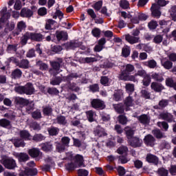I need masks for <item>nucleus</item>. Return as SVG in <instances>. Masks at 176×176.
Here are the masks:
<instances>
[{"label":"nucleus","mask_w":176,"mask_h":176,"mask_svg":"<svg viewBox=\"0 0 176 176\" xmlns=\"http://www.w3.org/2000/svg\"><path fill=\"white\" fill-rule=\"evenodd\" d=\"M151 89L153 90V91H155V93H161L162 90H164V87L162 83L153 82L151 85Z\"/></svg>","instance_id":"nucleus-12"},{"label":"nucleus","mask_w":176,"mask_h":176,"mask_svg":"<svg viewBox=\"0 0 176 176\" xmlns=\"http://www.w3.org/2000/svg\"><path fill=\"white\" fill-rule=\"evenodd\" d=\"M146 162L157 166V164H159V157L153 154L148 153L146 156Z\"/></svg>","instance_id":"nucleus-8"},{"label":"nucleus","mask_w":176,"mask_h":176,"mask_svg":"<svg viewBox=\"0 0 176 176\" xmlns=\"http://www.w3.org/2000/svg\"><path fill=\"white\" fill-rule=\"evenodd\" d=\"M13 142L16 148H20V146L24 148V146H25V143L21 139H15L13 140Z\"/></svg>","instance_id":"nucleus-29"},{"label":"nucleus","mask_w":176,"mask_h":176,"mask_svg":"<svg viewBox=\"0 0 176 176\" xmlns=\"http://www.w3.org/2000/svg\"><path fill=\"white\" fill-rule=\"evenodd\" d=\"M122 96H123V90L120 89L115 91L113 98L115 101H120V98H122Z\"/></svg>","instance_id":"nucleus-34"},{"label":"nucleus","mask_w":176,"mask_h":176,"mask_svg":"<svg viewBox=\"0 0 176 176\" xmlns=\"http://www.w3.org/2000/svg\"><path fill=\"white\" fill-rule=\"evenodd\" d=\"M152 133L157 139L165 138H166V136L164 135V133H163L162 131H160V129L153 130L152 131Z\"/></svg>","instance_id":"nucleus-28"},{"label":"nucleus","mask_w":176,"mask_h":176,"mask_svg":"<svg viewBox=\"0 0 176 176\" xmlns=\"http://www.w3.org/2000/svg\"><path fill=\"white\" fill-rule=\"evenodd\" d=\"M157 25V22L156 21H151L148 23L149 30H156Z\"/></svg>","instance_id":"nucleus-55"},{"label":"nucleus","mask_w":176,"mask_h":176,"mask_svg":"<svg viewBox=\"0 0 176 176\" xmlns=\"http://www.w3.org/2000/svg\"><path fill=\"white\" fill-rule=\"evenodd\" d=\"M133 102L134 100L131 96H129L125 99L124 105H126V107H133Z\"/></svg>","instance_id":"nucleus-43"},{"label":"nucleus","mask_w":176,"mask_h":176,"mask_svg":"<svg viewBox=\"0 0 176 176\" xmlns=\"http://www.w3.org/2000/svg\"><path fill=\"white\" fill-rule=\"evenodd\" d=\"M19 137L22 138V140H32V136H31V134L28 131L26 130H22L19 131Z\"/></svg>","instance_id":"nucleus-18"},{"label":"nucleus","mask_w":176,"mask_h":176,"mask_svg":"<svg viewBox=\"0 0 176 176\" xmlns=\"http://www.w3.org/2000/svg\"><path fill=\"white\" fill-rule=\"evenodd\" d=\"M125 40L128 43H130V45H134L140 42V37H135L128 34L125 35Z\"/></svg>","instance_id":"nucleus-16"},{"label":"nucleus","mask_w":176,"mask_h":176,"mask_svg":"<svg viewBox=\"0 0 176 176\" xmlns=\"http://www.w3.org/2000/svg\"><path fill=\"white\" fill-rule=\"evenodd\" d=\"M157 126H158V127H160L161 129H164V131H167V130H168V124L164 121L158 122L157 123Z\"/></svg>","instance_id":"nucleus-46"},{"label":"nucleus","mask_w":176,"mask_h":176,"mask_svg":"<svg viewBox=\"0 0 176 176\" xmlns=\"http://www.w3.org/2000/svg\"><path fill=\"white\" fill-rule=\"evenodd\" d=\"M28 39L36 42H41V41L43 39V35L40 33L27 32L21 38V44L23 45V46L27 45Z\"/></svg>","instance_id":"nucleus-3"},{"label":"nucleus","mask_w":176,"mask_h":176,"mask_svg":"<svg viewBox=\"0 0 176 176\" xmlns=\"http://www.w3.org/2000/svg\"><path fill=\"white\" fill-rule=\"evenodd\" d=\"M56 121L58 124H62L63 126H65V124H67V120L64 116H58L56 118Z\"/></svg>","instance_id":"nucleus-37"},{"label":"nucleus","mask_w":176,"mask_h":176,"mask_svg":"<svg viewBox=\"0 0 176 176\" xmlns=\"http://www.w3.org/2000/svg\"><path fill=\"white\" fill-rule=\"evenodd\" d=\"M56 38L58 41H67L68 39V34L64 31L57 32Z\"/></svg>","instance_id":"nucleus-23"},{"label":"nucleus","mask_w":176,"mask_h":176,"mask_svg":"<svg viewBox=\"0 0 176 176\" xmlns=\"http://www.w3.org/2000/svg\"><path fill=\"white\" fill-rule=\"evenodd\" d=\"M161 65L165 69H171L173 68V62L167 58H161Z\"/></svg>","instance_id":"nucleus-15"},{"label":"nucleus","mask_w":176,"mask_h":176,"mask_svg":"<svg viewBox=\"0 0 176 176\" xmlns=\"http://www.w3.org/2000/svg\"><path fill=\"white\" fill-rule=\"evenodd\" d=\"M144 65H146V67H148V68L154 69L157 67V63L156 62V60L152 59L144 62Z\"/></svg>","instance_id":"nucleus-26"},{"label":"nucleus","mask_w":176,"mask_h":176,"mask_svg":"<svg viewBox=\"0 0 176 176\" xmlns=\"http://www.w3.org/2000/svg\"><path fill=\"white\" fill-rule=\"evenodd\" d=\"M144 142L146 144V145H147V146H155L156 139H155L152 135L148 134L144 137Z\"/></svg>","instance_id":"nucleus-10"},{"label":"nucleus","mask_w":176,"mask_h":176,"mask_svg":"<svg viewBox=\"0 0 176 176\" xmlns=\"http://www.w3.org/2000/svg\"><path fill=\"white\" fill-rule=\"evenodd\" d=\"M32 14H34V12H32V11L28 8H23L21 11V17L30 18L32 16Z\"/></svg>","instance_id":"nucleus-21"},{"label":"nucleus","mask_w":176,"mask_h":176,"mask_svg":"<svg viewBox=\"0 0 176 176\" xmlns=\"http://www.w3.org/2000/svg\"><path fill=\"white\" fill-rule=\"evenodd\" d=\"M52 17L55 19L58 17L59 20H63L64 17V13H63V12H61V10H56Z\"/></svg>","instance_id":"nucleus-40"},{"label":"nucleus","mask_w":176,"mask_h":176,"mask_svg":"<svg viewBox=\"0 0 176 176\" xmlns=\"http://www.w3.org/2000/svg\"><path fill=\"white\" fill-rule=\"evenodd\" d=\"M1 18L0 19V30L5 25H8L9 23L8 22V19L10 17V14L8 12V8L3 7V9L1 10Z\"/></svg>","instance_id":"nucleus-5"},{"label":"nucleus","mask_w":176,"mask_h":176,"mask_svg":"<svg viewBox=\"0 0 176 176\" xmlns=\"http://www.w3.org/2000/svg\"><path fill=\"white\" fill-rule=\"evenodd\" d=\"M175 82H174V80L171 78H168L166 79V86H168L169 87H173Z\"/></svg>","instance_id":"nucleus-62"},{"label":"nucleus","mask_w":176,"mask_h":176,"mask_svg":"<svg viewBox=\"0 0 176 176\" xmlns=\"http://www.w3.org/2000/svg\"><path fill=\"white\" fill-rule=\"evenodd\" d=\"M1 163L6 168L13 170L16 167V161L12 158H5L1 160Z\"/></svg>","instance_id":"nucleus-6"},{"label":"nucleus","mask_w":176,"mask_h":176,"mask_svg":"<svg viewBox=\"0 0 176 176\" xmlns=\"http://www.w3.org/2000/svg\"><path fill=\"white\" fill-rule=\"evenodd\" d=\"M36 174H38V170H36V168H26L25 171L21 172L19 174V176H34L36 175Z\"/></svg>","instance_id":"nucleus-14"},{"label":"nucleus","mask_w":176,"mask_h":176,"mask_svg":"<svg viewBox=\"0 0 176 176\" xmlns=\"http://www.w3.org/2000/svg\"><path fill=\"white\" fill-rule=\"evenodd\" d=\"M122 54L124 57H129L130 56V48L124 47L122 50Z\"/></svg>","instance_id":"nucleus-57"},{"label":"nucleus","mask_w":176,"mask_h":176,"mask_svg":"<svg viewBox=\"0 0 176 176\" xmlns=\"http://www.w3.org/2000/svg\"><path fill=\"white\" fill-rule=\"evenodd\" d=\"M160 118L161 119H163V120H166V122H168L169 123H171V122L174 121V117L171 113L168 112H162L160 114Z\"/></svg>","instance_id":"nucleus-13"},{"label":"nucleus","mask_w":176,"mask_h":176,"mask_svg":"<svg viewBox=\"0 0 176 176\" xmlns=\"http://www.w3.org/2000/svg\"><path fill=\"white\" fill-rule=\"evenodd\" d=\"M54 24H56V21L53 19H48L45 24V30H52Z\"/></svg>","instance_id":"nucleus-38"},{"label":"nucleus","mask_w":176,"mask_h":176,"mask_svg":"<svg viewBox=\"0 0 176 176\" xmlns=\"http://www.w3.org/2000/svg\"><path fill=\"white\" fill-rule=\"evenodd\" d=\"M36 65L37 67H39V69H41V71H46L48 68L46 63H42V61L37 62Z\"/></svg>","instance_id":"nucleus-50"},{"label":"nucleus","mask_w":176,"mask_h":176,"mask_svg":"<svg viewBox=\"0 0 176 176\" xmlns=\"http://www.w3.org/2000/svg\"><path fill=\"white\" fill-rule=\"evenodd\" d=\"M17 67L23 69H28L30 68V61L27 59H23L20 62H18Z\"/></svg>","instance_id":"nucleus-19"},{"label":"nucleus","mask_w":176,"mask_h":176,"mask_svg":"<svg viewBox=\"0 0 176 176\" xmlns=\"http://www.w3.org/2000/svg\"><path fill=\"white\" fill-rule=\"evenodd\" d=\"M127 152H129V148L126 146H121L117 149L119 155H127Z\"/></svg>","instance_id":"nucleus-33"},{"label":"nucleus","mask_w":176,"mask_h":176,"mask_svg":"<svg viewBox=\"0 0 176 176\" xmlns=\"http://www.w3.org/2000/svg\"><path fill=\"white\" fill-rule=\"evenodd\" d=\"M68 87H69V90H72V91H76V93H78V91H79V90H80V88L79 87H78V85L75 82H72V83L69 84Z\"/></svg>","instance_id":"nucleus-47"},{"label":"nucleus","mask_w":176,"mask_h":176,"mask_svg":"<svg viewBox=\"0 0 176 176\" xmlns=\"http://www.w3.org/2000/svg\"><path fill=\"white\" fill-rule=\"evenodd\" d=\"M168 105V100L162 99L159 102L158 107L160 108H166Z\"/></svg>","instance_id":"nucleus-54"},{"label":"nucleus","mask_w":176,"mask_h":176,"mask_svg":"<svg viewBox=\"0 0 176 176\" xmlns=\"http://www.w3.org/2000/svg\"><path fill=\"white\" fill-rule=\"evenodd\" d=\"M126 91L129 94V96L131 93L134 91V84L126 83L125 85Z\"/></svg>","instance_id":"nucleus-41"},{"label":"nucleus","mask_w":176,"mask_h":176,"mask_svg":"<svg viewBox=\"0 0 176 176\" xmlns=\"http://www.w3.org/2000/svg\"><path fill=\"white\" fill-rule=\"evenodd\" d=\"M16 28L18 32L16 33V35H19L23 30H25V28H27V24L23 21H21L18 22Z\"/></svg>","instance_id":"nucleus-24"},{"label":"nucleus","mask_w":176,"mask_h":176,"mask_svg":"<svg viewBox=\"0 0 176 176\" xmlns=\"http://www.w3.org/2000/svg\"><path fill=\"white\" fill-rule=\"evenodd\" d=\"M138 120L142 124H149V123H151V117L146 114L138 116Z\"/></svg>","instance_id":"nucleus-17"},{"label":"nucleus","mask_w":176,"mask_h":176,"mask_svg":"<svg viewBox=\"0 0 176 176\" xmlns=\"http://www.w3.org/2000/svg\"><path fill=\"white\" fill-rule=\"evenodd\" d=\"M114 109L118 113H123V112H124V109L123 108V104H122L114 105Z\"/></svg>","instance_id":"nucleus-49"},{"label":"nucleus","mask_w":176,"mask_h":176,"mask_svg":"<svg viewBox=\"0 0 176 176\" xmlns=\"http://www.w3.org/2000/svg\"><path fill=\"white\" fill-rule=\"evenodd\" d=\"M0 126L1 127H8L10 126V121L6 119H1L0 120Z\"/></svg>","instance_id":"nucleus-56"},{"label":"nucleus","mask_w":176,"mask_h":176,"mask_svg":"<svg viewBox=\"0 0 176 176\" xmlns=\"http://www.w3.org/2000/svg\"><path fill=\"white\" fill-rule=\"evenodd\" d=\"M28 154L30 156H31V157H38L42 155V153H41V151H39L38 148H33L28 151Z\"/></svg>","instance_id":"nucleus-20"},{"label":"nucleus","mask_w":176,"mask_h":176,"mask_svg":"<svg viewBox=\"0 0 176 176\" xmlns=\"http://www.w3.org/2000/svg\"><path fill=\"white\" fill-rule=\"evenodd\" d=\"M94 134L96 137H105V135H107V132H105L104 129L98 128L94 131Z\"/></svg>","instance_id":"nucleus-25"},{"label":"nucleus","mask_w":176,"mask_h":176,"mask_svg":"<svg viewBox=\"0 0 176 176\" xmlns=\"http://www.w3.org/2000/svg\"><path fill=\"white\" fill-rule=\"evenodd\" d=\"M18 159L19 162H27L30 159V157L28 156V154L21 153L19 154H17Z\"/></svg>","instance_id":"nucleus-30"},{"label":"nucleus","mask_w":176,"mask_h":176,"mask_svg":"<svg viewBox=\"0 0 176 176\" xmlns=\"http://www.w3.org/2000/svg\"><path fill=\"white\" fill-rule=\"evenodd\" d=\"M41 149L44 151V152H50L52 149H53V144L50 142H45L40 144Z\"/></svg>","instance_id":"nucleus-22"},{"label":"nucleus","mask_w":176,"mask_h":176,"mask_svg":"<svg viewBox=\"0 0 176 176\" xmlns=\"http://www.w3.org/2000/svg\"><path fill=\"white\" fill-rule=\"evenodd\" d=\"M15 101L19 105H27L28 104V100L23 98H16Z\"/></svg>","instance_id":"nucleus-44"},{"label":"nucleus","mask_w":176,"mask_h":176,"mask_svg":"<svg viewBox=\"0 0 176 176\" xmlns=\"http://www.w3.org/2000/svg\"><path fill=\"white\" fill-rule=\"evenodd\" d=\"M91 105L92 108L94 109H105V103L104 101L100 99H94L91 102Z\"/></svg>","instance_id":"nucleus-7"},{"label":"nucleus","mask_w":176,"mask_h":176,"mask_svg":"<svg viewBox=\"0 0 176 176\" xmlns=\"http://www.w3.org/2000/svg\"><path fill=\"white\" fill-rule=\"evenodd\" d=\"M151 78L154 79V80H156L157 82H163L164 80V78L163 76H162L160 74L157 73H153L151 75Z\"/></svg>","instance_id":"nucleus-42"},{"label":"nucleus","mask_w":176,"mask_h":176,"mask_svg":"<svg viewBox=\"0 0 176 176\" xmlns=\"http://www.w3.org/2000/svg\"><path fill=\"white\" fill-rule=\"evenodd\" d=\"M23 75V72L20 69H16L12 72V76L14 79H20V77Z\"/></svg>","instance_id":"nucleus-27"},{"label":"nucleus","mask_w":176,"mask_h":176,"mask_svg":"<svg viewBox=\"0 0 176 176\" xmlns=\"http://www.w3.org/2000/svg\"><path fill=\"white\" fill-rule=\"evenodd\" d=\"M86 115L89 122H94V116H96V112L93 111L92 110H89L86 111Z\"/></svg>","instance_id":"nucleus-31"},{"label":"nucleus","mask_w":176,"mask_h":176,"mask_svg":"<svg viewBox=\"0 0 176 176\" xmlns=\"http://www.w3.org/2000/svg\"><path fill=\"white\" fill-rule=\"evenodd\" d=\"M63 63V59L58 58V62H52L51 63L52 67L55 69L56 71H58L60 69V65Z\"/></svg>","instance_id":"nucleus-35"},{"label":"nucleus","mask_w":176,"mask_h":176,"mask_svg":"<svg viewBox=\"0 0 176 176\" xmlns=\"http://www.w3.org/2000/svg\"><path fill=\"white\" fill-rule=\"evenodd\" d=\"M142 83L144 86L148 87L151 85V77L148 75L144 76Z\"/></svg>","instance_id":"nucleus-53"},{"label":"nucleus","mask_w":176,"mask_h":176,"mask_svg":"<svg viewBox=\"0 0 176 176\" xmlns=\"http://www.w3.org/2000/svg\"><path fill=\"white\" fill-rule=\"evenodd\" d=\"M78 176H87L89 175V172L85 169H79L78 170Z\"/></svg>","instance_id":"nucleus-64"},{"label":"nucleus","mask_w":176,"mask_h":176,"mask_svg":"<svg viewBox=\"0 0 176 176\" xmlns=\"http://www.w3.org/2000/svg\"><path fill=\"white\" fill-rule=\"evenodd\" d=\"M168 171L171 175H176V165H170Z\"/></svg>","instance_id":"nucleus-63"},{"label":"nucleus","mask_w":176,"mask_h":176,"mask_svg":"<svg viewBox=\"0 0 176 176\" xmlns=\"http://www.w3.org/2000/svg\"><path fill=\"white\" fill-rule=\"evenodd\" d=\"M32 117L33 119H41L42 118V113H41V110H36L33 113H32Z\"/></svg>","instance_id":"nucleus-51"},{"label":"nucleus","mask_w":176,"mask_h":176,"mask_svg":"<svg viewBox=\"0 0 176 176\" xmlns=\"http://www.w3.org/2000/svg\"><path fill=\"white\" fill-rule=\"evenodd\" d=\"M157 174L159 176H168V170L162 167L157 170Z\"/></svg>","instance_id":"nucleus-36"},{"label":"nucleus","mask_w":176,"mask_h":176,"mask_svg":"<svg viewBox=\"0 0 176 176\" xmlns=\"http://www.w3.org/2000/svg\"><path fill=\"white\" fill-rule=\"evenodd\" d=\"M151 9L152 15L154 17H157V19H159V17L162 16V12H160V7L157 4L153 3Z\"/></svg>","instance_id":"nucleus-11"},{"label":"nucleus","mask_w":176,"mask_h":176,"mask_svg":"<svg viewBox=\"0 0 176 176\" xmlns=\"http://www.w3.org/2000/svg\"><path fill=\"white\" fill-rule=\"evenodd\" d=\"M14 91L19 94H26L27 96H32L35 93V88H34V85L31 82H28L24 86H17L15 87Z\"/></svg>","instance_id":"nucleus-4"},{"label":"nucleus","mask_w":176,"mask_h":176,"mask_svg":"<svg viewBox=\"0 0 176 176\" xmlns=\"http://www.w3.org/2000/svg\"><path fill=\"white\" fill-rule=\"evenodd\" d=\"M58 131H59L58 129L54 128V127L50 128L48 130V133L50 135H57V134H58Z\"/></svg>","instance_id":"nucleus-60"},{"label":"nucleus","mask_w":176,"mask_h":176,"mask_svg":"<svg viewBox=\"0 0 176 176\" xmlns=\"http://www.w3.org/2000/svg\"><path fill=\"white\" fill-rule=\"evenodd\" d=\"M118 122L121 124H127L129 120H127V117H126L124 115H120L118 116Z\"/></svg>","instance_id":"nucleus-45"},{"label":"nucleus","mask_w":176,"mask_h":176,"mask_svg":"<svg viewBox=\"0 0 176 176\" xmlns=\"http://www.w3.org/2000/svg\"><path fill=\"white\" fill-rule=\"evenodd\" d=\"M128 142L131 146H133V148H138L142 144V140L137 137H132L128 139Z\"/></svg>","instance_id":"nucleus-9"},{"label":"nucleus","mask_w":176,"mask_h":176,"mask_svg":"<svg viewBox=\"0 0 176 176\" xmlns=\"http://www.w3.org/2000/svg\"><path fill=\"white\" fill-rule=\"evenodd\" d=\"M79 46H80V43L78 41L70 42L69 43V47L70 49H76V47H79Z\"/></svg>","instance_id":"nucleus-61"},{"label":"nucleus","mask_w":176,"mask_h":176,"mask_svg":"<svg viewBox=\"0 0 176 176\" xmlns=\"http://www.w3.org/2000/svg\"><path fill=\"white\" fill-rule=\"evenodd\" d=\"M124 131L126 132L128 140L133 138V135H134V130L129 126L125 127Z\"/></svg>","instance_id":"nucleus-32"},{"label":"nucleus","mask_w":176,"mask_h":176,"mask_svg":"<svg viewBox=\"0 0 176 176\" xmlns=\"http://www.w3.org/2000/svg\"><path fill=\"white\" fill-rule=\"evenodd\" d=\"M72 163L66 164L67 170L69 171H72L75 168H79V167H85V157L83 155L80 154H76L72 157Z\"/></svg>","instance_id":"nucleus-2"},{"label":"nucleus","mask_w":176,"mask_h":176,"mask_svg":"<svg viewBox=\"0 0 176 176\" xmlns=\"http://www.w3.org/2000/svg\"><path fill=\"white\" fill-rule=\"evenodd\" d=\"M141 96L143 97V98L149 100V98H151V92H148L146 89H142L141 91Z\"/></svg>","instance_id":"nucleus-48"},{"label":"nucleus","mask_w":176,"mask_h":176,"mask_svg":"<svg viewBox=\"0 0 176 176\" xmlns=\"http://www.w3.org/2000/svg\"><path fill=\"white\" fill-rule=\"evenodd\" d=\"M46 138L43 136L42 134H35L33 136V141H35L36 142H41V141L45 140Z\"/></svg>","instance_id":"nucleus-39"},{"label":"nucleus","mask_w":176,"mask_h":176,"mask_svg":"<svg viewBox=\"0 0 176 176\" xmlns=\"http://www.w3.org/2000/svg\"><path fill=\"white\" fill-rule=\"evenodd\" d=\"M70 141H71V139L67 136H65V137L62 138V139H61L62 144L66 146H69Z\"/></svg>","instance_id":"nucleus-59"},{"label":"nucleus","mask_w":176,"mask_h":176,"mask_svg":"<svg viewBox=\"0 0 176 176\" xmlns=\"http://www.w3.org/2000/svg\"><path fill=\"white\" fill-rule=\"evenodd\" d=\"M134 71H135V67L131 64L123 66L119 75V79L125 82H138V79L135 78L133 75H130Z\"/></svg>","instance_id":"nucleus-1"},{"label":"nucleus","mask_w":176,"mask_h":176,"mask_svg":"<svg viewBox=\"0 0 176 176\" xmlns=\"http://www.w3.org/2000/svg\"><path fill=\"white\" fill-rule=\"evenodd\" d=\"M120 6L122 8V9H128L130 4L127 0H121L120 2Z\"/></svg>","instance_id":"nucleus-58"},{"label":"nucleus","mask_w":176,"mask_h":176,"mask_svg":"<svg viewBox=\"0 0 176 176\" xmlns=\"http://www.w3.org/2000/svg\"><path fill=\"white\" fill-rule=\"evenodd\" d=\"M43 112L44 115L49 116L52 115V113L53 112V109H52V107H45L43 109Z\"/></svg>","instance_id":"nucleus-52"}]
</instances>
